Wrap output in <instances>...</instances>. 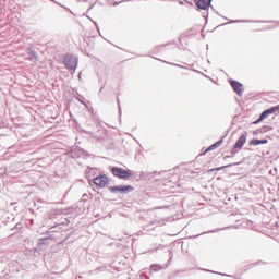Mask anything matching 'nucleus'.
Returning a JSON list of instances; mask_svg holds the SVG:
<instances>
[{"instance_id":"obj_1","label":"nucleus","mask_w":279,"mask_h":279,"mask_svg":"<svg viewBox=\"0 0 279 279\" xmlns=\"http://www.w3.org/2000/svg\"><path fill=\"white\" fill-rule=\"evenodd\" d=\"M77 57H75V54H65L63 56V64L65 66V69H68V71H73V73H75V71L77 70Z\"/></svg>"},{"instance_id":"obj_2","label":"nucleus","mask_w":279,"mask_h":279,"mask_svg":"<svg viewBox=\"0 0 279 279\" xmlns=\"http://www.w3.org/2000/svg\"><path fill=\"white\" fill-rule=\"evenodd\" d=\"M111 173L114 175V178H119L120 180H126V178H132V175H134L132 170H125L119 167H112Z\"/></svg>"},{"instance_id":"obj_3","label":"nucleus","mask_w":279,"mask_h":279,"mask_svg":"<svg viewBox=\"0 0 279 279\" xmlns=\"http://www.w3.org/2000/svg\"><path fill=\"white\" fill-rule=\"evenodd\" d=\"M245 143H247V135L242 134L239 140L235 142L231 154H239V149H243V145H245Z\"/></svg>"},{"instance_id":"obj_4","label":"nucleus","mask_w":279,"mask_h":279,"mask_svg":"<svg viewBox=\"0 0 279 279\" xmlns=\"http://www.w3.org/2000/svg\"><path fill=\"white\" fill-rule=\"evenodd\" d=\"M111 193H132L134 191V187L132 185H118V186H112L109 189Z\"/></svg>"},{"instance_id":"obj_5","label":"nucleus","mask_w":279,"mask_h":279,"mask_svg":"<svg viewBox=\"0 0 279 279\" xmlns=\"http://www.w3.org/2000/svg\"><path fill=\"white\" fill-rule=\"evenodd\" d=\"M229 83L231 88H233L234 93H236L241 97V95H243V84L234 80H230Z\"/></svg>"},{"instance_id":"obj_6","label":"nucleus","mask_w":279,"mask_h":279,"mask_svg":"<svg viewBox=\"0 0 279 279\" xmlns=\"http://www.w3.org/2000/svg\"><path fill=\"white\" fill-rule=\"evenodd\" d=\"M94 184H96V186H99L100 189H105L106 184H108V177H106L105 174L96 177L94 179Z\"/></svg>"},{"instance_id":"obj_7","label":"nucleus","mask_w":279,"mask_h":279,"mask_svg":"<svg viewBox=\"0 0 279 279\" xmlns=\"http://www.w3.org/2000/svg\"><path fill=\"white\" fill-rule=\"evenodd\" d=\"M279 111V105L275 106V107H270L269 109H266L265 111H263L260 113V119H267V117H269V114H276V112Z\"/></svg>"},{"instance_id":"obj_8","label":"nucleus","mask_w":279,"mask_h":279,"mask_svg":"<svg viewBox=\"0 0 279 279\" xmlns=\"http://www.w3.org/2000/svg\"><path fill=\"white\" fill-rule=\"evenodd\" d=\"M210 3H213V0H198L196 5L199 10H208V8H210Z\"/></svg>"},{"instance_id":"obj_9","label":"nucleus","mask_w":279,"mask_h":279,"mask_svg":"<svg viewBox=\"0 0 279 279\" xmlns=\"http://www.w3.org/2000/svg\"><path fill=\"white\" fill-rule=\"evenodd\" d=\"M27 56L29 62H38V54H36V51L32 50L31 48H28Z\"/></svg>"},{"instance_id":"obj_10","label":"nucleus","mask_w":279,"mask_h":279,"mask_svg":"<svg viewBox=\"0 0 279 279\" xmlns=\"http://www.w3.org/2000/svg\"><path fill=\"white\" fill-rule=\"evenodd\" d=\"M221 145H223V140H219L218 142L214 143L213 145H210L206 151H215V149H217V147H221Z\"/></svg>"},{"instance_id":"obj_11","label":"nucleus","mask_w":279,"mask_h":279,"mask_svg":"<svg viewBox=\"0 0 279 279\" xmlns=\"http://www.w3.org/2000/svg\"><path fill=\"white\" fill-rule=\"evenodd\" d=\"M267 140H251L250 145H267Z\"/></svg>"},{"instance_id":"obj_12","label":"nucleus","mask_w":279,"mask_h":279,"mask_svg":"<svg viewBox=\"0 0 279 279\" xmlns=\"http://www.w3.org/2000/svg\"><path fill=\"white\" fill-rule=\"evenodd\" d=\"M50 1H52V3H57V5H60V8H63V10H66V12H70V14H73V11H71V9L64 7V4H62L56 0H50Z\"/></svg>"},{"instance_id":"obj_13","label":"nucleus","mask_w":279,"mask_h":279,"mask_svg":"<svg viewBox=\"0 0 279 279\" xmlns=\"http://www.w3.org/2000/svg\"><path fill=\"white\" fill-rule=\"evenodd\" d=\"M76 99L77 101H80V104H82L83 106H86V98H84V96L78 95Z\"/></svg>"},{"instance_id":"obj_14","label":"nucleus","mask_w":279,"mask_h":279,"mask_svg":"<svg viewBox=\"0 0 279 279\" xmlns=\"http://www.w3.org/2000/svg\"><path fill=\"white\" fill-rule=\"evenodd\" d=\"M229 23H247V21H243V20H231L228 23H225L223 25H229Z\"/></svg>"},{"instance_id":"obj_15","label":"nucleus","mask_w":279,"mask_h":279,"mask_svg":"<svg viewBox=\"0 0 279 279\" xmlns=\"http://www.w3.org/2000/svg\"><path fill=\"white\" fill-rule=\"evenodd\" d=\"M150 270H151V271H160V266H158V265H151V266H150Z\"/></svg>"},{"instance_id":"obj_16","label":"nucleus","mask_w":279,"mask_h":279,"mask_svg":"<svg viewBox=\"0 0 279 279\" xmlns=\"http://www.w3.org/2000/svg\"><path fill=\"white\" fill-rule=\"evenodd\" d=\"M228 167H232V163H230L228 166H222V167L216 168L215 171H223V169H226Z\"/></svg>"},{"instance_id":"obj_17","label":"nucleus","mask_w":279,"mask_h":279,"mask_svg":"<svg viewBox=\"0 0 279 279\" xmlns=\"http://www.w3.org/2000/svg\"><path fill=\"white\" fill-rule=\"evenodd\" d=\"M265 119H260V116H259V118L254 122V124L256 125V124H258V123H260L262 121H264Z\"/></svg>"},{"instance_id":"obj_18","label":"nucleus","mask_w":279,"mask_h":279,"mask_svg":"<svg viewBox=\"0 0 279 279\" xmlns=\"http://www.w3.org/2000/svg\"><path fill=\"white\" fill-rule=\"evenodd\" d=\"M117 101H118L119 113L121 114V102L119 101V98H117Z\"/></svg>"},{"instance_id":"obj_19","label":"nucleus","mask_w":279,"mask_h":279,"mask_svg":"<svg viewBox=\"0 0 279 279\" xmlns=\"http://www.w3.org/2000/svg\"><path fill=\"white\" fill-rule=\"evenodd\" d=\"M106 270V267H98L97 268V271H105Z\"/></svg>"},{"instance_id":"obj_20","label":"nucleus","mask_w":279,"mask_h":279,"mask_svg":"<svg viewBox=\"0 0 279 279\" xmlns=\"http://www.w3.org/2000/svg\"><path fill=\"white\" fill-rule=\"evenodd\" d=\"M169 64H171L172 66H179L180 69H182V65L180 64H175V63H169Z\"/></svg>"},{"instance_id":"obj_21","label":"nucleus","mask_w":279,"mask_h":279,"mask_svg":"<svg viewBox=\"0 0 279 279\" xmlns=\"http://www.w3.org/2000/svg\"><path fill=\"white\" fill-rule=\"evenodd\" d=\"M90 10H93V5H90L87 10V12H90Z\"/></svg>"},{"instance_id":"obj_22","label":"nucleus","mask_w":279,"mask_h":279,"mask_svg":"<svg viewBox=\"0 0 279 279\" xmlns=\"http://www.w3.org/2000/svg\"><path fill=\"white\" fill-rule=\"evenodd\" d=\"M78 80H82V72H80L78 74Z\"/></svg>"},{"instance_id":"obj_23","label":"nucleus","mask_w":279,"mask_h":279,"mask_svg":"<svg viewBox=\"0 0 279 279\" xmlns=\"http://www.w3.org/2000/svg\"><path fill=\"white\" fill-rule=\"evenodd\" d=\"M94 25H96V27H97V22H94Z\"/></svg>"},{"instance_id":"obj_24","label":"nucleus","mask_w":279,"mask_h":279,"mask_svg":"<svg viewBox=\"0 0 279 279\" xmlns=\"http://www.w3.org/2000/svg\"><path fill=\"white\" fill-rule=\"evenodd\" d=\"M265 128V130H267V128H269V126H264Z\"/></svg>"},{"instance_id":"obj_25","label":"nucleus","mask_w":279,"mask_h":279,"mask_svg":"<svg viewBox=\"0 0 279 279\" xmlns=\"http://www.w3.org/2000/svg\"><path fill=\"white\" fill-rule=\"evenodd\" d=\"M83 1H85V2H86V1H88V0H83Z\"/></svg>"}]
</instances>
